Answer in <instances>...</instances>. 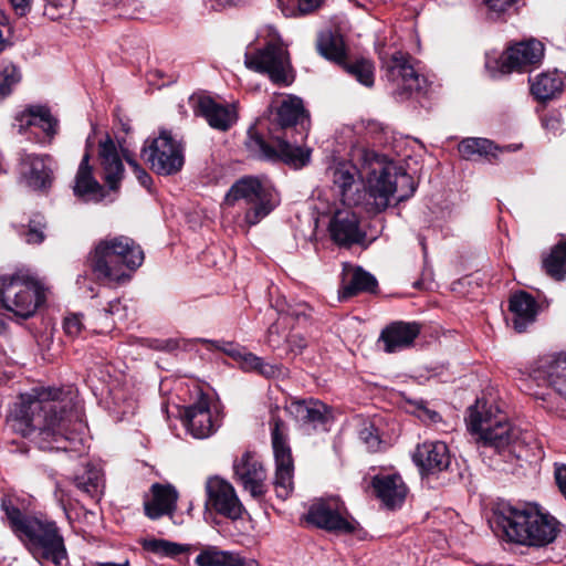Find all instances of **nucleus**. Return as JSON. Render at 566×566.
Wrapping results in <instances>:
<instances>
[{"instance_id": "864d4df0", "label": "nucleus", "mask_w": 566, "mask_h": 566, "mask_svg": "<svg viewBox=\"0 0 566 566\" xmlns=\"http://www.w3.org/2000/svg\"><path fill=\"white\" fill-rule=\"evenodd\" d=\"M542 123H543V126L545 127V129L552 132L553 134H556L557 132H559L560 127H562V120H560L559 115H557V114L546 115L543 118Z\"/></svg>"}, {"instance_id": "052dcab7", "label": "nucleus", "mask_w": 566, "mask_h": 566, "mask_svg": "<svg viewBox=\"0 0 566 566\" xmlns=\"http://www.w3.org/2000/svg\"><path fill=\"white\" fill-rule=\"evenodd\" d=\"M51 4H55L56 9L61 11L64 15L69 14L71 11L72 0H46Z\"/></svg>"}, {"instance_id": "c9c22d12", "label": "nucleus", "mask_w": 566, "mask_h": 566, "mask_svg": "<svg viewBox=\"0 0 566 566\" xmlns=\"http://www.w3.org/2000/svg\"><path fill=\"white\" fill-rule=\"evenodd\" d=\"M531 93L537 101L556 97L563 90V78L557 72H543L530 78Z\"/></svg>"}, {"instance_id": "69168bd1", "label": "nucleus", "mask_w": 566, "mask_h": 566, "mask_svg": "<svg viewBox=\"0 0 566 566\" xmlns=\"http://www.w3.org/2000/svg\"><path fill=\"white\" fill-rule=\"evenodd\" d=\"M429 418L432 421H436L439 418V415L437 412L432 411V412L429 413Z\"/></svg>"}, {"instance_id": "f704fd0d", "label": "nucleus", "mask_w": 566, "mask_h": 566, "mask_svg": "<svg viewBox=\"0 0 566 566\" xmlns=\"http://www.w3.org/2000/svg\"><path fill=\"white\" fill-rule=\"evenodd\" d=\"M197 566H259L256 560L241 557L229 551H221L217 546L205 547L195 558Z\"/></svg>"}, {"instance_id": "72a5a7b5", "label": "nucleus", "mask_w": 566, "mask_h": 566, "mask_svg": "<svg viewBox=\"0 0 566 566\" xmlns=\"http://www.w3.org/2000/svg\"><path fill=\"white\" fill-rule=\"evenodd\" d=\"M510 311L514 329L522 333L535 321L537 304L528 293L520 292L510 298Z\"/></svg>"}, {"instance_id": "4c0bfd02", "label": "nucleus", "mask_w": 566, "mask_h": 566, "mask_svg": "<svg viewBox=\"0 0 566 566\" xmlns=\"http://www.w3.org/2000/svg\"><path fill=\"white\" fill-rule=\"evenodd\" d=\"M75 486L91 499L98 500L103 494L104 480L101 470L94 465H87L82 474L74 479Z\"/></svg>"}, {"instance_id": "e2e57ef3", "label": "nucleus", "mask_w": 566, "mask_h": 566, "mask_svg": "<svg viewBox=\"0 0 566 566\" xmlns=\"http://www.w3.org/2000/svg\"><path fill=\"white\" fill-rule=\"evenodd\" d=\"M98 566H128V562L126 560L123 564H115V563H101Z\"/></svg>"}, {"instance_id": "ea45409f", "label": "nucleus", "mask_w": 566, "mask_h": 566, "mask_svg": "<svg viewBox=\"0 0 566 566\" xmlns=\"http://www.w3.org/2000/svg\"><path fill=\"white\" fill-rule=\"evenodd\" d=\"M543 266L548 275L562 280L566 274V243L556 244L549 255L543 260Z\"/></svg>"}, {"instance_id": "6e6d98bb", "label": "nucleus", "mask_w": 566, "mask_h": 566, "mask_svg": "<svg viewBox=\"0 0 566 566\" xmlns=\"http://www.w3.org/2000/svg\"><path fill=\"white\" fill-rule=\"evenodd\" d=\"M490 10L495 12H503L512 7L517 0H483Z\"/></svg>"}, {"instance_id": "338daca9", "label": "nucleus", "mask_w": 566, "mask_h": 566, "mask_svg": "<svg viewBox=\"0 0 566 566\" xmlns=\"http://www.w3.org/2000/svg\"><path fill=\"white\" fill-rule=\"evenodd\" d=\"M114 306V304H111V308H113ZM109 313H113V310H109Z\"/></svg>"}, {"instance_id": "2eb2a0df", "label": "nucleus", "mask_w": 566, "mask_h": 566, "mask_svg": "<svg viewBox=\"0 0 566 566\" xmlns=\"http://www.w3.org/2000/svg\"><path fill=\"white\" fill-rule=\"evenodd\" d=\"M206 507L223 517L237 521L245 513L235 489L222 478H209L206 482Z\"/></svg>"}, {"instance_id": "5fc2aeb1", "label": "nucleus", "mask_w": 566, "mask_h": 566, "mask_svg": "<svg viewBox=\"0 0 566 566\" xmlns=\"http://www.w3.org/2000/svg\"><path fill=\"white\" fill-rule=\"evenodd\" d=\"M555 480L562 492V494L566 497V465L565 464H555Z\"/></svg>"}, {"instance_id": "8fccbe9b", "label": "nucleus", "mask_w": 566, "mask_h": 566, "mask_svg": "<svg viewBox=\"0 0 566 566\" xmlns=\"http://www.w3.org/2000/svg\"><path fill=\"white\" fill-rule=\"evenodd\" d=\"M285 342L289 345V349L294 355L302 354L303 350L307 347V340L301 334L293 333L289 334L285 338Z\"/></svg>"}, {"instance_id": "0eeeda50", "label": "nucleus", "mask_w": 566, "mask_h": 566, "mask_svg": "<svg viewBox=\"0 0 566 566\" xmlns=\"http://www.w3.org/2000/svg\"><path fill=\"white\" fill-rule=\"evenodd\" d=\"M44 301L43 286L29 274L17 272L0 276V303L15 316L24 319L33 316Z\"/></svg>"}, {"instance_id": "ddd939ff", "label": "nucleus", "mask_w": 566, "mask_h": 566, "mask_svg": "<svg viewBox=\"0 0 566 566\" xmlns=\"http://www.w3.org/2000/svg\"><path fill=\"white\" fill-rule=\"evenodd\" d=\"M317 49L321 55L342 65L360 84L366 87L374 85V64L367 59L346 60L342 36L331 32L322 33L317 42Z\"/></svg>"}, {"instance_id": "de8ad7c7", "label": "nucleus", "mask_w": 566, "mask_h": 566, "mask_svg": "<svg viewBox=\"0 0 566 566\" xmlns=\"http://www.w3.org/2000/svg\"><path fill=\"white\" fill-rule=\"evenodd\" d=\"M284 323L283 317L280 316L277 321L268 328L266 343L273 349L280 348L281 344L285 342L287 335L282 331V324Z\"/></svg>"}, {"instance_id": "cd10ccee", "label": "nucleus", "mask_w": 566, "mask_h": 566, "mask_svg": "<svg viewBox=\"0 0 566 566\" xmlns=\"http://www.w3.org/2000/svg\"><path fill=\"white\" fill-rule=\"evenodd\" d=\"M177 500L178 493L174 486L155 483L151 486V500L145 502V513L151 520L172 514Z\"/></svg>"}, {"instance_id": "603ef678", "label": "nucleus", "mask_w": 566, "mask_h": 566, "mask_svg": "<svg viewBox=\"0 0 566 566\" xmlns=\"http://www.w3.org/2000/svg\"><path fill=\"white\" fill-rule=\"evenodd\" d=\"M83 329V323L80 315L73 314L64 319V331L69 336H78Z\"/></svg>"}, {"instance_id": "f257e3e1", "label": "nucleus", "mask_w": 566, "mask_h": 566, "mask_svg": "<svg viewBox=\"0 0 566 566\" xmlns=\"http://www.w3.org/2000/svg\"><path fill=\"white\" fill-rule=\"evenodd\" d=\"M8 424L22 437L36 434L43 450L73 451L74 432L81 422L72 400L61 389L33 388L19 396Z\"/></svg>"}, {"instance_id": "5701e85b", "label": "nucleus", "mask_w": 566, "mask_h": 566, "mask_svg": "<svg viewBox=\"0 0 566 566\" xmlns=\"http://www.w3.org/2000/svg\"><path fill=\"white\" fill-rule=\"evenodd\" d=\"M287 411L300 424L312 429L325 426L332 418L331 409L314 399L292 401Z\"/></svg>"}, {"instance_id": "13d9d810", "label": "nucleus", "mask_w": 566, "mask_h": 566, "mask_svg": "<svg viewBox=\"0 0 566 566\" xmlns=\"http://www.w3.org/2000/svg\"><path fill=\"white\" fill-rule=\"evenodd\" d=\"M222 352H224L227 355L233 357L234 359L239 360L242 353L244 352V348L234 345L232 343H224L223 346L219 347Z\"/></svg>"}, {"instance_id": "09e8293b", "label": "nucleus", "mask_w": 566, "mask_h": 566, "mask_svg": "<svg viewBox=\"0 0 566 566\" xmlns=\"http://www.w3.org/2000/svg\"><path fill=\"white\" fill-rule=\"evenodd\" d=\"M124 158L133 169V172L135 174L140 185L144 187H149L151 184V177L148 175V172L127 153H124Z\"/></svg>"}, {"instance_id": "6ab92c4d", "label": "nucleus", "mask_w": 566, "mask_h": 566, "mask_svg": "<svg viewBox=\"0 0 566 566\" xmlns=\"http://www.w3.org/2000/svg\"><path fill=\"white\" fill-rule=\"evenodd\" d=\"M384 64L388 76L401 88L400 94L419 92L426 86V78L410 64V57L407 54L395 52Z\"/></svg>"}, {"instance_id": "412c9836", "label": "nucleus", "mask_w": 566, "mask_h": 566, "mask_svg": "<svg viewBox=\"0 0 566 566\" xmlns=\"http://www.w3.org/2000/svg\"><path fill=\"white\" fill-rule=\"evenodd\" d=\"M20 179L33 190L46 189L53 179L52 160L49 156L24 154L20 161Z\"/></svg>"}, {"instance_id": "c85d7f7f", "label": "nucleus", "mask_w": 566, "mask_h": 566, "mask_svg": "<svg viewBox=\"0 0 566 566\" xmlns=\"http://www.w3.org/2000/svg\"><path fill=\"white\" fill-rule=\"evenodd\" d=\"M185 421L189 432L197 439L207 438L214 430L209 403L205 399L186 409Z\"/></svg>"}, {"instance_id": "4be33fe9", "label": "nucleus", "mask_w": 566, "mask_h": 566, "mask_svg": "<svg viewBox=\"0 0 566 566\" xmlns=\"http://www.w3.org/2000/svg\"><path fill=\"white\" fill-rule=\"evenodd\" d=\"M329 232L332 239L339 245L360 243L365 233L359 228L358 217L349 208L337 210L331 222Z\"/></svg>"}, {"instance_id": "a19ab883", "label": "nucleus", "mask_w": 566, "mask_h": 566, "mask_svg": "<svg viewBox=\"0 0 566 566\" xmlns=\"http://www.w3.org/2000/svg\"><path fill=\"white\" fill-rule=\"evenodd\" d=\"M143 547L148 552L166 557H176L188 552L189 549L188 546L169 542L166 539L156 538L146 539L143 543Z\"/></svg>"}, {"instance_id": "2f4dec72", "label": "nucleus", "mask_w": 566, "mask_h": 566, "mask_svg": "<svg viewBox=\"0 0 566 566\" xmlns=\"http://www.w3.org/2000/svg\"><path fill=\"white\" fill-rule=\"evenodd\" d=\"M15 120L19 123V132L30 126L40 127L51 140L56 134L57 120L51 115L49 108L33 105L21 112Z\"/></svg>"}, {"instance_id": "4468645a", "label": "nucleus", "mask_w": 566, "mask_h": 566, "mask_svg": "<svg viewBox=\"0 0 566 566\" xmlns=\"http://www.w3.org/2000/svg\"><path fill=\"white\" fill-rule=\"evenodd\" d=\"M272 447L275 458L274 488L276 495L286 499L293 490V460L285 438L284 423L274 418L272 422Z\"/></svg>"}, {"instance_id": "20e7f679", "label": "nucleus", "mask_w": 566, "mask_h": 566, "mask_svg": "<svg viewBox=\"0 0 566 566\" xmlns=\"http://www.w3.org/2000/svg\"><path fill=\"white\" fill-rule=\"evenodd\" d=\"M144 261V251L130 238L118 235L101 240L87 256V265L97 281L124 284Z\"/></svg>"}, {"instance_id": "f3484780", "label": "nucleus", "mask_w": 566, "mask_h": 566, "mask_svg": "<svg viewBox=\"0 0 566 566\" xmlns=\"http://www.w3.org/2000/svg\"><path fill=\"white\" fill-rule=\"evenodd\" d=\"M193 113L203 117L210 127L227 132L238 120L237 108L233 104H221L207 95L191 96Z\"/></svg>"}, {"instance_id": "680f3d73", "label": "nucleus", "mask_w": 566, "mask_h": 566, "mask_svg": "<svg viewBox=\"0 0 566 566\" xmlns=\"http://www.w3.org/2000/svg\"><path fill=\"white\" fill-rule=\"evenodd\" d=\"M15 10L20 11V14H24L25 9L29 7L30 0H10Z\"/></svg>"}, {"instance_id": "9b49d317", "label": "nucleus", "mask_w": 566, "mask_h": 566, "mask_svg": "<svg viewBox=\"0 0 566 566\" xmlns=\"http://www.w3.org/2000/svg\"><path fill=\"white\" fill-rule=\"evenodd\" d=\"M305 520L334 534H353L359 528L357 521L349 515L344 502L337 496L315 500Z\"/></svg>"}, {"instance_id": "1a4fd4ad", "label": "nucleus", "mask_w": 566, "mask_h": 566, "mask_svg": "<svg viewBox=\"0 0 566 566\" xmlns=\"http://www.w3.org/2000/svg\"><path fill=\"white\" fill-rule=\"evenodd\" d=\"M241 200L249 206L244 214V220L249 226L259 223L274 208L271 186L254 176H245L237 180L224 197V202L228 206H234Z\"/></svg>"}, {"instance_id": "f03ea898", "label": "nucleus", "mask_w": 566, "mask_h": 566, "mask_svg": "<svg viewBox=\"0 0 566 566\" xmlns=\"http://www.w3.org/2000/svg\"><path fill=\"white\" fill-rule=\"evenodd\" d=\"M272 127L269 128V139L252 129L245 140V147L251 156L270 163H283L295 169L305 167L311 160V149L296 145L293 132L301 125L304 128L305 109L301 98L285 96L270 106Z\"/></svg>"}, {"instance_id": "a211bd4d", "label": "nucleus", "mask_w": 566, "mask_h": 566, "mask_svg": "<svg viewBox=\"0 0 566 566\" xmlns=\"http://www.w3.org/2000/svg\"><path fill=\"white\" fill-rule=\"evenodd\" d=\"M360 153L358 151V160H360ZM332 180L334 187L337 188L342 201L347 206H358L363 203V191L360 190V180L365 177L361 176V166L357 168L350 163H338L331 168Z\"/></svg>"}, {"instance_id": "bf43d9fd", "label": "nucleus", "mask_w": 566, "mask_h": 566, "mask_svg": "<svg viewBox=\"0 0 566 566\" xmlns=\"http://www.w3.org/2000/svg\"><path fill=\"white\" fill-rule=\"evenodd\" d=\"M43 14L52 21L60 20L65 17L61 11H59V9H56L55 4H51L48 1L44 6Z\"/></svg>"}, {"instance_id": "f8f14e48", "label": "nucleus", "mask_w": 566, "mask_h": 566, "mask_svg": "<svg viewBox=\"0 0 566 566\" xmlns=\"http://www.w3.org/2000/svg\"><path fill=\"white\" fill-rule=\"evenodd\" d=\"M142 156L153 171L163 176L177 174L185 161L181 144L165 129L158 137L146 142Z\"/></svg>"}, {"instance_id": "7c9ffc66", "label": "nucleus", "mask_w": 566, "mask_h": 566, "mask_svg": "<svg viewBox=\"0 0 566 566\" xmlns=\"http://www.w3.org/2000/svg\"><path fill=\"white\" fill-rule=\"evenodd\" d=\"M99 159L105 181L112 190H115L123 178L124 166L109 137L99 144Z\"/></svg>"}, {"instance_id": "bb28decb", "label": "nucleus", "mask_w": 566, "mask_h": 566, "mask_svg": "<svg viewBox=\"0 0 566 566\" xmlns=\"http://www.w3.org/2000/svg\"><path fill=\"white\" fill-rule=\"evenodd\" d=\"M419 333L420 326L417 323L395 322L382 329L380 340L387 353H395L411 346Z\"/></svg>"}, {"instance_id": "9d476101", "label": "nucleus", "mask_w": 566, "mask_h": 566, "mask_svg": "<svg viewBox=\"0 0 566 566\" xmlns=\"http://www.w3.org/2000/svg\"><path fill=\"white\" fill-rule=\"evenodd\" d=\"M244 65L266 74L276 85L287 86L294 80L289 52L279 38H273L261 49L254 50L250 44L244 53Z\"/></svg>"}, {"instance_id": "c03bdc74", "label": "nucleus", "mask_w": 566, "mask_h": 566, "mask_svg": "<svg viewBox=\"0 0 566 566\" xmlns=\"http://www.w3.org/2000/svg\"><path fill=\"white\" fill-rule=\"evenodd\" d=\"M20 78V72L14 65H7L3 67L0 72V95H9L12 87L19 83Z\"/></svg>"}, {"instance_id": "c756f323", "label": "nucleus", "mask_w": 566, "mask_h": 566, "mask_svg": "<svg viewBox=\"0 0 566 566\" xmlns=\"http://www.w3.org/2000/svg\"><path fill=\"white\" fill-rule=\"evenodd\" d=\"M73 190L76 197L85 201H98L103 197V187L93 176L88 153L83 156L80 163Z\"/></svg>"}, {"instance_id": "e433bc0d", "label": "nucleus", "mask_w": 566, "mask_h": 566, "mask_svg": "<svg viewBox=\"0 0 566 566\" xmlns=\"http://www.w3.org/2000/svg\"><path fill=\"white\" fill-rule=\"evenodd\" d=\"M517 149V145H509L504 148H499L493 142L485 138H467L459 145V153L468 160L473 159L475 155L495 157L497 151H514Z\"/></svg>"}, {"instance_id": "b1692460", "label": "nucleus", "mask_w": 566, "mask_h": 566, "mask_svg": "<svg viewBox=\"0 0 566 566\" xmlns=\"http://www.w3.org/2000/svg\"><path fill=\"white\" fill-rule=\"evenodd\" d=\"M412 459L422 471L428 473L440 472L450 464L448 447L441 441H426L419 444Z\"/></svg>"}, {"instance_id": "79ce46f5", "label": "nucleus", "mask_w": 566, "mask_h": 566, "mask_svg": "<svg viewBox=\"0 0 566 566\" xmlns=\"http://www.w3.org/2000/svg\"><path fill=\"white\" fill-rule=\"evenodd\" d=\"M44 228L45 222L44 218L41 214H35L28 224V229H24V227L21 228L20 234L25 238L27 243L29 244H39L43 242L45 234H44Z\"/></svg>"}, {"instance_id": "58836bf2", "label": "nucleus", "mask_w": 566, "mask_h": 566, "mask_svg": "<svg viewBox=\"0 0 566 566\" xmlns=\"http://www.w3.org/2000/svg\"><path fill=\"white\" fill-rule=\"evenodd\" d=\"M239 363L243 370L254 371L266 378L276 377L281 371L277 365L265 363L261 357L247 352L245 349L239 358Z\"/></svg>"}, {"instance_id": "a18cd8bd", "label": "nucleus", "mask_w": 566, "mask_h": 566, "mask_svg": "<svg viewBox=\"0 0 566 566\" xmlns=\"http://www.w3.org/2000/svg\"><path fill=\"white\" fill-rule=\"evenodd\" d=\"M279 315L286 322L289 317L296 322L307 321L311 316V308L306 304L287 305L286 308L276 304Z\"/></svg>"}, {"instance_id": "4d7b16f0", "label": "nucleus", "mask_w": 566, "mask_h": 566, "mask_svg": "<svg viewBox=\"0 0 566 566\" xmlns=\"http://www.w3.org/2000/svg\"><path fill=\"white\" fill-rule=\"evenodd\" d=\"M301 13H308L317 9L323 0H294Z\"/></svg>"}, {"instance_id": "37998d69", "label": "nucleus", "mask_w": 566, "mask_h": 566, "mask_svg": "<svg viewBox=\"0 0 566 566\" xmlns=\"http://www.w3.org/2000/svg\"><path fill=\"white\" fill-rule=\"evenodd\" d=\"M1 507L6 513L12 528L18 535L22 533V525L29 518L22 515L21 511L13 505L10 497H4L1 501Z\"/></svg>"}, {"instance_id": "393cba45", "label": "nucleus", "mask_w": 566, "mask_h": 566, "mask_svg": "<svg viewBox=\"0 0 566 566\" xmlns=\"http://www.w3.org/2000/svg\"><path fill=\"white\" fill-rule=\"evenodd\" d=\"M538 377L566 399V354L560 353L542 358L537 365Z\"/></svg>"}, {"instance_id": "3c124183", "label": "nucleus", "mask_w": 566, "mask_h": 566, "mask_svg": "<svg viewBox=\"0 0 566 566\" xmlns=\"http://www.w3.org/2000/svg\"><path fill=\"white\" fill-rule=\"evenodd\" d=\"M11 39V28L6 13L0 9V52L9 44Z\"/></svg>"}, {"instance_id": "aec40b11", "label": "nucleus", "mask_w": 566, "mask_h": 566, "mask_svg": "<svg viewBox=\"0 0 566 566\" xmlns=\"http://www.w3.org/2000/svg\"><path fill=\"white\" fill-rule=\"evenodd\" d=\"M544 56V45L537 40H528L510 46L501 56L503 72L523 71L538 64Z\"/></svg>"}, {"instance_id": "0e129e2a", "label": "nucleus", "mask_w": 566, "mask_h": 566, "mask_svg": "<svg viewBox=\"0 0 566 566\" xmlns=\"http://www.w3.org/2000/svg\"><path fill=\"white\" fill-rule=\"evenodd\" d=\"M177 347V342L176 340H168L167 344H166V348L167 349H175Z\"/></svg>"}, {"instance_id": "7ed1b4c3", "label": "nucleus", "mask_w": 566, "mask_h": 566, "mask_svg": "<svg viewBox=\"0 0 566 566\" xmlns=\"http://www.w3.org/2000/svg\"><path fill=\"white\" fill-rule=\"evenodd\" d=\"M360 160L361 176L365 177L363 203L367 211L379 213L392 199L403 201L413 195L415 180L402 168L366 149H361Z\"/></svg>"}, {"instance_id": "dca6fc26", "label": "nucleus", "mask_w": 566, "mask_h": 566, "mask_svg": "<svg viewBox=\"0 0 566 566\" xmlns=\"http://www.w3.org/2000/svg\"><path fill=\"white\" fill-rule=\"evenodd\" d=\"M233 479L255 500H261L268 491L266 470L258 457L250 451L234 460Z\"/></svg>"}, {"instance_id": "a878e982", "label": "nucleus", "mask_w": 566, "mask_h": 566, "mask_svg": "<svg viewBox=\"0 0 566 566\" xmlns=\"http://www.w3.org/2000/svg\"><path fill=\"white\" fill-rule=\"evenodd\" d=\"M377 287L376 279L361 268L344 264L342 273V289L339 298L346 300L361 292H374Z\"/></svg>"}, {"instance_id": "6e6552de", "label": "nucleus", "mask_w": 566, "mask_h": 566, "mask_svg": "<svg viewBox=\"0 0 566 566\" xmlns=\"http://www.w3.org/2000/svg\"><path fill=\"white\" fill-rule=\"evenodd\" d=\"M31 554L43 566H67L69 558L64 539L53 522L28 518L19 535Z\"/></svg>"}, {"instance_id": "39448f33", "label": "nucleus", "mask_w": 566, "mask_h": 566, "mask_svg": "<svg viewBox=\"0 0 566 566\" xmlns=\"http://www.w3.org/2000/svg\"><path fill=\"white\" fill-rule=\"evenodd\" d=\"M494 523L503 539L520 545L546 546L558 534L554 517L528 507L502 505L494 513Z\"/></svg>"}, {"instance_id": "473e14b6", "label": "nucleus", "mask_w": 566, "mask_h": 566, "mask_svg": "<svg viewBox=\"0 0 566 566\" xmlns=\"http://www.w3.org/2000/svg\"><path fill=\"white\" fill-rule=\"evenodd\" d=\"M373 485L378 497L389 509H395L405 501L407 488L399 475L376 476Z\"/></svg>"}, {"instance_id": "423d86ee", "label": "nucleus", "mask_w": 566, "mask_h": 566, "mask_svg": "<svg viewBox=\"0 0 566 566\" xmlns=\"http://www.w3.org/2000/svg\"><path fill=\"white\" fill-rule=\"evenodd\" d=\"M468 428L476 436L479 444L497 451L511 447L521 438L520 428L496 405L484 399H478L469 408Z\"/></svg>"}, {"instance_id": "49530a36", "label": "nucleus", "mask_w": 566, "mask_h": 566, "mask_svg": "<svg viewBox=\"0 0 566 566\" xmlns=\"http://www.w3.org/2000/svg\"><path fill=\"white\" fill-rule=\"evenodd\" d=\"M360 440L366 444L368 450L376 452L380 450L381 439L374 423H367L359 432Z\"/></svg>"}]
</instances>
